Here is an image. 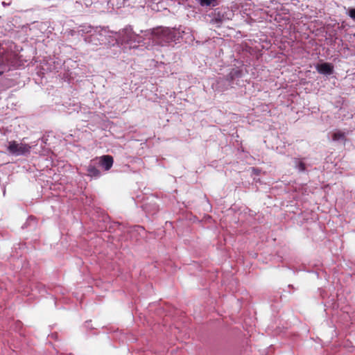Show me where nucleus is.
I'll return each mask as SVG.
<instances>
[{
	"instance_id": "obj_12",
	"label": "nucleus",
	"mask_w": 355,
	"mask_h": 355,
	"mask_svg": "<svg viewBox=\"0 0 355 355\" xmlns=\"http://www.w3.org/2000/svg\"><path fill=\"white\" fill-rule=\"evenodd\" d=\"M217 0H198V3L202 7L215 6Z\"/></svg>"
},
{
	"instance_id": "obj_4",
	"label": "nucleus",
	"mask_w": 355,
	"mask_h": 355,
	"mask_svg": "<svg viewBox=\"0 0 355 355\" xmlns=\"http://www.w3.org/2000/svg\"><path fill=\"white\" fill-rule=\"evenodd\" d=\"M245 75L243 67H235L231 69L225 77H219L216 82L217 88L225 91L230 87L243 85V78Z\"/></svg>"
},
{
	"instance_id": "obj_15",
	"label": "nucleus",
	"mask_w": 355,
	"mask_h": 355,
	"mask_svg": "<svg viewBox=\"0 0 355 355\" xmlns=\"http://www.w3.org/2000/svg\"><path fill=\"white\" fill-rule=\"evenodd\" d=\"M31 223H35V218L33 216H30L26 222V223L28 225H30Z\"/></svg>"
},
{
	"instance_id": "obj_5",
	"label": "nucleus",
	"mask_w": 355,
	"mask_h": 355,
	"mask_svg": "<svg viewBox=\"0 0 355 355\" xmlns=\"http://www.w3.org/2000/svg\"><path fill=\"white\" fill-rule=\"evenodd\" d=\"M31 146L28 144L17 143L15 141H11L8 143V150L15 156L26 155L31 151Z\"/></svg>"
},
{
	"instance_id": "obj_11",
	"label": "nucleus",
	"mask_w": 355,
	"mask_h": 355,
	"mask_svg": "<svg viewBox=\"0 0 355 355\" xmlns=\"http://www.w3.org/2000/svg\"><path fill=\"white\" fill-rule=\"evenodd\" d=\"M293 163L295 168H296L298 172L304 173L306 170L305 163L300 158H293Z\"/></svg>"
},
{
	"instance_id": "obj_1",
	"label": "nucleus",
	"mask_w": 355,
	"mask_h": 355,
	"mask_svg": "<svg viewBox=\"0 0 355 355\" xmlns=\"http://www.w3.org/2000/svg\"><path fill=\"white\" fill-rule=\"evenodd\" d=\"M144 39L146 41V48L152 45L166 46L171 42H175L180 37V33L170 28L158 27L144 31Z\"/></svg>"
},
{
	"instance_id": "obj_6",
	"label": "nucleus",
	"mask_w": 355,
	"mask_h": 355,
	"mask_svg": "<svg viewBox=\"0 0 355 355\" xmlns=\"http://www.w3.org/2000/svg\"><path fill=\"white\" fill-rule=\"evenodd\" d=\"M227 19H229L228 12L225 8H222L214 10L211 21L216 24H220Z\"/></svg>"
},
{
	"instance_id": "obj_9",
	"label": "nucleus",
	"mask_w": 355,
	"mask_h": 355,
	"mask_svg": "<svg viewBox=\"0 0 355 355\" xmlns=\"http://www.w3.org/2000/svg\"><path fill=\"white\" fill-rule=\"evenodd\" d=\"M331 139L333 141L340 142L345 145L347 141L346 134L341 130H336L332 133Z\"/></svg>"
},
{
	"instance_id": "obj_7",
	"label": "nucleus",
	"mask_w": 355,
	"mask_h": 355,
	"mask_svg": "<svg viewBox=\"0 0 355 355\" xmlns=\"http://www.w3.org/2000/svg\"><path fill=\"white\" fill-rule=\"evenodd\" d=\"M318 72L325 76H330L334 73V65L330 62H322L316 66Z\"/></svg>"
},
{
	"instance_id": "obj_10",
	"label": "nucleus",
	"mask_w": 355,
	"mask_h": 355,
	"mask_svg": "<svg viewBox=\"0 0 355 355\" xmlns=\"http://www.w3.org/2000/svg\"><path fill=\"white\" fill-rule=\"evenodd\" d=\"M87 173L92 178H98L101 176V171L92 164H89L87 168Z\"/></svg>"
},
{
	"instance_id": "obj_3",
	"label": "nucleus",
	"mask_w": 355,
	"mask_h": 355,
	"mask_svg": "<svg viewBox=\"0 0 355 355\" xmlns=\"http://www.w3.org/2000/svg\"><path fill=\"white\" fill-rule=\"evenodd\" d=\"M142 35L137 34L130 26H125L119 32L112 31L111 36L113 38V42L115 44H125L130 49H137L139 46H145L146 41L144 37V31H141Z\"/></svg>"
},
{
	"instance_id": "obj_16",
	"label": "nucleus",
	"mask_w": 355,
	"mask_h": 355,
	"mask_svg": "<svg viewBox=\"0 0 355 355\" xmlns=\"http://www.w3.org/2000/svg\"><path fill=\"white\" fill-rule=\"evenodd\" d=\"M134 229L135 230H137V231H139V230H143V228L141 227H140V226H136V227H134Z\"/></svg>"
},
{
	"instance_id": "obj_2",
	"label": "nucleus",
	"mask_w": 355,
	"mask_h": 355,
	"mask_svg": "<svg viewBox=\"0 0 355 355\" xmlns=\"http://www.w3.org/2000/svg\"><path fill=\"white\" fill-rule=\"evenodd\" d=\"M110 30L104 27H93L91 26H80L78 31L79 35L84 37L86 43L98 45L114 46L113 38Z\"/></svg>"
},
{
	"instance_id": "obj_13",
	"label": "nucleus",
	"mask_w": 355,
	"mask_h": 355,
	"mask_svg": "<svg viewBox=\"0 0 355 355\" xmlns=\"http://www.w3.org/2000/svg\"><path fill=\"white\" fill-rule=\"evenodd\" d=\"M347 14L348 16L355 21V8H350L348 9Z\"/></svg>"
},
{
	"instance_id": "obj_17",
	"label": "nucleus",
	"mask_w": 355,
	"mask_h": 355,
	"mask_svg": "<svg viewBox=\"0 0 355 355\" xmlns=\"http://www.w3.org/2000/svg\"><path fill=\"white\" fill-rule=\"evenodd\" d=\"M196 1L198 2V0H196Z\"/></svg>"
},
{
	"instance_id": "obj_8",
	"label": "nucleus",
	"mask_w": 355,
	"mask_h": 355,
	"mask_svg": "<svg viewBox=\"0 0 355 355\" xmlns=\"http://www.w3.org/2000/svg\"><path fill=\"white\" fill-rule=\"evenodd\" d=\"M114 159L111 155H103L100 157L99 165L102 166L105 171L110 170L113 165Z\"/></svg>"
},
{
	"instance_id": "obj_14",
	"label": "nucleus",
	"mask_w": 355,
	"mask_h": 355,
	"mask_svg": "<svg viewBox=\"0 0 355 355\" xmlns=\"http://www.w3.org/2000/svg\"><path fill=\"white\" fill-rule=\"evenodd\" d=\"M6 70V66L3 63H0V76H1Z\"/></svg>"
}]
</instances>
